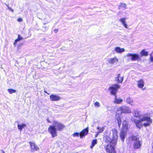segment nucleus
Here are the masks:
<instances>
[{"label":"nucleus","mask_w":153,"mask_h":153,"mask_svg":"<svg viewBox=\"0 0 153 153\" xmlns=\"http://www.w3.org/2000/svg\"><path fill=\"white\" fill-rule=\"evenodd\" d=\"M129 104L131 105L132 106H135V104L132 100H131Z\"/></svg>","instance_id":"7c9ffc66"},{"label":"nucleus","mask_w":153,"mask_h":153,"mask_svg":"<svg viewBox=\"0 0 153 153\" xmlns=\"http://www.w3.org/2000/svg\"><path fill=\"white\" fill-rule=\"evenodd\" d=\"M133 115L135 117L139 118V120L133 118L131 119L132 121H134L136 126L139 128L142 127V122H144L143 126L145 127L149 126L152 123V120L149 117L146 115H142L140 111L138 110L134 111Z\"/></svg>","instance_id":"f257e3e1"},{"label":"nucleus","mask_w":153,"mask_h":153,"mask_svg":"<svg viewBox=\"0 0 153 153\" xmlns=\"http://www.w3.org/2000/svg\"><path fill=\"white\" fill-rule=\"evenodd\" d=\"M8 9H9L10 11H11L12 12H13V9H12V8H11L8 7Z\"/></svg>","instance_id":"f704fd0d"},{"label":"nucleus","mask_w":153,"mask_h":153,"mask_svg":"<svg viewBox=\"0 0 153 153\" xmlns=\"http://www.w3.org/2000/svg\"><path fill=\"white\" fill-rule=\"evenodd\" d=\"M44 92H45V93H46L48 94V93H47V92L46 91H44Z\"/></svg>","instance_id":"ea45409f"},{"label":"nucleus","mask_w":153,"mask_h":153,"mask_svg":"<svg viewBox=\"0 0 153 153\" xmlns=\"http://www.w3.org/2000/svg\"><path fill=\"white\" fill-rule=\"evenodd\" d=\"M118 8L119 9L123 8L124 9H126L127 8L126 5L125 3H121Z\"/></svg>","instance_id":"b1692460"},{"label":"nucleus","mask_w":153,"mask_h":153,"mask_svg":"<svg viewBox=\"0 0 153 153\" xmlns=\"http://www.w3.org/2000/svg\"><path fill=\"white\" fill-rule=\"evenodd\" d=\"M120 88V86L118 84H114L112 85L109 87L108 88V90L110 91L111 94L116 95L118 89Z\"/></svg>","instance_id":"39448f33"},{"label":"nucleus","mask_w":153,"mask_h":153,"mask_svg":"<svg viewBox=\"0 0 153 153\" xmlns=\"http://www.w3.org/2000/svg\"><path fill=\"white\" fill-rule=\"evenodd\" d=\"M8 91L10 94H12L13 93H15L16 92V90L12 89H9L7 90Z\"/></svg>","instance_id":"bb28decb"},{"label":"nucleus","mask_w":153,"mask_h":153,"mask_svg":"<svg viewBox=\"0 0 153 153\" xmlns=\"http://www.w3.org/2000/svg\"><path fill=\"white\" fill-rule=\"evenodd\" d=\"M88 131V128H87L85 129H83L79 133L77 132V137H79L81 139H82L87 134Z\"/></svg>","instance_id":"1a4fd4ad"},{"label":"nucleus","mask_w":153,"mask_h":153,"mask_svg":"<svg viewBox=\"0 0 153 153\" xmlns=\"http://www.w3.org/2000/svg\"><path fill=\"white\" fill-rule=\"evenodd\" d=\"M118 60L116 57L110 58L108 59V62L111 64H113L117 62Z\"/></svg>","instance_id":"a211bd4d"},{"label":"nucleus","mask_w":153,"mask_h":153,"mask_svg":"<svg viewBox=\"0 0 153 153\" xmlns=\"http://www.w3.org/2000/svg\"><path fill=\"white\" fill-rule=\"evenodd\" d=\"M115 146H112L108 144L104 146V148L107 153H117L114 148Z\"/></svg>","instance_id":"423d86ee"},{"label":"nucleus","mask_w":153,"mask_h":153,"mask_svg":"<svg viewBox=\"0 0 153 153\" xmlns=\"http://www.w3.org/2000/svg\"><path fill=\"white\" fill-rule=\"evenodd\" d=\"M150 59L151 62H153V52L150 54Z\"/></svg>","instance_id":"c85d7f7f"},{"label":"nucleus","mask_w":153,"mask_h":153,"mask_svg":"<svg viewBox=\"0 0 153 153\" xmlns=\"http://www.w3.org/2000/svg\"><path fill=\"white\" fill-rule=\"evenodd\" d=\"M18 22H22L23 21V19H22L21 18H19L17 19V20Z\"/></svg>","instance_id":"72a5a7b5"},{"label":"nucleus","mask_w":153,"mask_h":153,"mask_svg":"<svg viewBox=\"0 0 153 153\" xmlns=\"http://www.w3.org/2000/svg\"><path fill=\"white\" fill-rule=\"evenodd\" d=\"M29 143L30 146V149L32 152H34L39 150V147L34 143L30 141Z\"/></svg>","instance_id":"9d476101"},{"label":"nucleus","mask_w":153,"mask_h":153,"mask_svg":"<svg viewBox=\"0 0 153 153\" xmlns=\"http://www.w3.org/2000/svg\"><path fill=\"white\" fill-rule=\"evenodd\" d=\"M97 143V140H93L92 142V144L95 145Z\"/></svg>","instance_id":"473e14b6"},{"label":"nucleus","mask_w":153,"mask_h":153,"mask_svg":"<svg viewBox=\"0 0 153 153\" xmlns=\"http://www.w3.org/2000/svg\"><path fill=\"white\" fill-rule=\"evenodd\" d=\"M129 104L131 105L132 106H135V104L132 100H131Z\"/></svg>","instance_id":"c756f323"},{"label":"nucleus","mask_w":153,"mask_h":153,"mask_svg":"<svg viewBox=\"0 0 153 153\" xmlns=\"http://www.w3.org/2000/svg\"><path fill=\"white\" fill-rule=\"evenodd\" d=\"M114 50L117 53H121L125 51V49L124 48H121L119 47H117L115 48Z\"/></svg>","instance_id":"412c9836"},{"label":"nucleus","mask_w":153,"mask_h":153,"mask_svg":"<svg viewBox=\"0 0 153 153\" xmlns=\"http://www.w3.org/2000/svg\"><path fill=\"white\" fill-rule=\"evenodd\" d=\"M99 134V133L98 132H97V134L95 135V137H97L98 136V135Z\"/></svg>","instance_id":"e433bc0d"},{"label":"nucleus","mask_w":153,"mask_h":153,"mask_svg":"<svg viewBox=\"0 0 153 153\" xmlns=\"http://www.w3.org/2000/svg\"><path fill=\"white\" fill-rule=\"evenodd\" d=\"M94 145L93 144H91V146H90V148L91 149H92L93 147L94 146Z\"/></svg>","instance_id":"c9c22d12"},{"label":"nucleus","mask_w":153,"mask_h":153,"mask_svg":"<svg viewBox=\"0 0 153 153\" xmlns=\"http://www.w3.org/2000/svg\"><path fill=\"white\" fill-rule=\"evenodd\" d=\"M52 125L54 126L57 131H61L65 128V126L61 123L54 120L53 122Z\"/></svg>","instance_id":"0eeeda50"},{"label":"nucleus","mask_w":153,"mask_h":153,"mask_svg":"<svg viewBox=\"0 0 153 153\" xmlns=\"http://www.w3.org/2000/svg\"><path fill=\"white\" fill-rule=\"evenodd\" d=\"M131 112V110L130 108L125 105L119 107L116 111V113L118 114H121L122 113H130Z\"/></svg>","instance_id":"7ed1b4c3"},{"label":"nucleus","mask_w":153,"mask_h":153,"mask_svg":"<svg viewBox=\"0 0 153 153\" xmlns=\"http://www.w3.org/2000/svg\"><path fill=\"white\" fill-rule=\"evenodd\" d=\"M120 115L121 114H118L116 113V117L117 121L118 126L119 128L120 127L121 124V118L120 116Z\"/></svg>","instance_id":"aec40b11"},{"label":"nucleus","mask_w":153,"mask_h":153,"mask_svg":"<svg viewBox=\"0 0 153 153\" xmlns=\"http://www.w3.org/2000/svg\"><path fill=\"white\" fill-rule=\"evenodd\" d=\"M97 129L98 130V132L100 133L104 131V128L103 127L100 128V127H98L97 128Z\"/></svg>","instance_id":"a878e982"},{"label":"nucleus","mask_w":153,"mask_h":153,"mask_svg":"<svg viewBox=\"0 0 153 153\" xmlns=\"http://www.w3.org/2000/svg\"><path fill=\"white\" fill-rule=\"evenodd\" d=\"M23 39V37L20 35H18V38L16 39L13 43L14 45H16L17 43Z\"/></svg>","instance_id":"4be33fe9"},{"label":"nucleus","mask_w":153,"mask_h":153,"mask_svg":"<svg viewBox=\"0 0 153 153\" xmlns=\"http://www.w3.org/2000/svg\"><path fill=\"white\" fill-rule=\"evenodd\" d=\"M137 84L138 87L139 88L143 89L144 86V80L142 79H140L137 82Z\"/></svg>","instance_id":"ddd939ff"},{"label":"nucleus","mask_w":153,"mask_h":153,"mask_svg":"<svg viewBox=\"0 0 153 153\" xmlns=\"http://www.w3.org/2000/svg\"><path fill=\"white\" fill-rule=\"evenodd\" d=\"M126 130L122 129L120 133V138H121V140L122 141H123L124 140L125 137L126 136Z\"/></svg>","instance_id":"f3484780"},{"label":"nucleus","mask_w":153,"mask_h":153,"mask_svg":"<svg viewBox=\"0 0 153 153\" xmlns=\"http://www.w3.org/2000/svg\"><path fill=\"white\" fill-rule=\"evenodd\" d=\"M123 76H120V74H117V77L115 78V81L119 83H121L123 80Z\"/></svg>","instance_id":"6ab92c4d"},{"label":"nucleus","mask_w":153,"mask_h":153,"mask_svg":"<svg viewBox=\"0 0 153 153\" xmlns=\"http://www.w3.org/2000/svg\"><path fill=\"white\" fill-rule=\"evenodd\" d=\"M126 18H123L120 19L119 21L120 22L123 26L126 28H128V25L126 23Z\"/></svg>","instance_id":"dca6fc26"},{"label":"nucleus","mask_w":153,"mask_h":153,"mask_svg":"<svg viewBox=\"0 0 153 153\" xmlns=\"http://www.w3.org/2000/svg\"><path fill=\"white\" fill-rule=\"evenodd\" d=\"M2 153H5V152H4V151H2Z\"/></svg>","instance_id":"a19ab883"},{"label":"nucleus","mask_w":153,"mask_h":153,"mask_svg":"<svg viewBox=\"0 0 153 153\" xmlns=\"http://www.w3.org/2000/svg\"><path fill=\"white\" fill-rule=\"evenodd\" d=\"M131 138L132 141L133 142L134 148L136 149L140 148L141 146V143L139 138L134 136H132Z\"/></svg>","instance_id":"20e7f679"},{"label":"nucleus","mask_w":153,"mask_h":153,"mask_svg":"<svg viewBox=\"0 0 153 153\" xmlns=\"http://www.w3.org/2000/svg\"><path fill=\"white\" fill-rule=\"evenodd\" d=\"M50 99L51 101H59L61 98L57 95L51 94L50 96Z\"/></svg>","instance_id":"f8f14e48"},{"label":"nucleus","mask_w":153,"mask_h":153,"mask_svg":"<svg viewBox=\"0 0 153 153\" xmlns=\"http://www.w3.org/2000/svg\"><path fill=\"white\" fill-rule=\"evenodd\" d=\"M58 31V30L57 29H55L54 30V31L55 33H57Z\"/></svg>","instance_id":"4c0bfd02"},{"label":"nucleus","mask_w":153,"mask_h":153,"mask_svg":"<svg viewBox=\"0 0 153 153\" xmlns=\"http://www.w3.org/2000/svg\"><path fill=\"white\" fill-rule=\"evenodd\" d=\"M130 127L128 124V122L127 120H125L123 123V128L122 129L126 131Z\"/></svg>","instance_id":"2eb2a0df"},{"label":"nucleus","mask_w":153,"mask_h":153,"mask_svg":"<svg viewBox=\"0 0 153 153\" xmlns=\"http://www.w3.org/2000/svg\"><path fill=\"white\" fill-rule=\"evenodd\" d=\"M74 136H76V133H75L73 134Z\"/></svg>","instance_id":"58836bf2"},{"label":"nucleus","mask_w":153,"mask_h":153,"mask_svg":"<svg viewBox=\"0 0 153 153\" xmlns=\"http://www.w3.org/2000/svg\"><path fill=\"white\" fill-rule=\"evenodd\" d=\"M47 121H48L49 122H49V120H48V119H47Z\"/></svg>","instance_id":"79ce46f5"},{"label":"nucleus","mask_w":153,"mask_h":153,"mask_svg":"<svg viewBox=\"0 0 153 153\" xmlns=\"http://www.w3.org/2000/svg\"><path fill=\"white\" fill-rule=\"evenodd\" d=\"M26 126V124H21L18 125V129L20 131L23 128Z\"/></svg>","instance_id":"5701e85b"},{"label":"nucleus","mask_w":153,"mask_h":153,"mask_svg":"<svg viewBox=\"0 0 153 153\" xmlns=\"http://www.w3.org/2000/svg\"><path fill=\"white\" fill-rule=\"evenodd\" d=\"M123 100L120 97H118L116 95H115L114 99L113 102L114 104H120L123 102Z\"/></svg>","instance_id":"4468645a"},{"label":"nucleus","mask_w":153,"mask_h":153,"mask_svg":"<svg viewBox=\"0 0 153 153\" xmlns=\"http://www.w3.org/2000/svg\"><path fill=\"white\" fill-rule=\"evenodd\" d=\"M57 130L54 126L53 125L50 126L48 128V131L50 134L53 138L57 135Z\"/></svg>","instance_id":"6e6552de"},{"label":"nucleus","mask_w":153,"mask_h":153,"mask_svg":"<svg viewBox=\"0 0 153 153\" xmlns=\"http://www.w3.org/2000/svg\"><path fill=\"white\" fill-rule=\"evenodd\" d=\"M131 100L130 99L129 97H128L126 99V102L129 104V102L131 101Z\"/></svg>","instance_id":"2f4dec72"},{"label":"nucleus","mask_w":153,"mask_h":153,"mask_svg":"<svg viewBox=\"0 0 153 153\" xmlns=\"http://www.w3.org/2000/svg\"><path fill=\"white\" fill-rule=\"evenodd\" d=\"M94 105L95 107H99L100 106V103L98 102H96L94 103Z\"/></svg>","instance_id":"cd10ccee"},{"label":"nucleus","mask_w":153,"mask_h":153,"mask_svg":"<svg viewBox=\"0 0 153 153\" xmlns=\"http://www.w3.org/2000/svg\"><path fill=\"white\" fill-rule=\"evenodd\" d=\"M140 54L142 56H147L148 55V52L146 51L145 50H142L140 52Z\"/></svg>","instance_id":"393cba45"},{"label":"nucleus","mask_w":153,"mask_h":153,"mask_svg":"<svg viewBox=\"0 0 153 153\" xmlns=\"http://www.w3.org/2000/svg\"><path fill=\"white\" fill-rule=\"evenodd\" d=\"M126 56L130 57L132 61L138 60L140 58L139 55L137 54H132L130 53L127 54Z\"/></svg>","instance_id":"9b49d317"},{"label":"nucleus","mask_w":153,"mask_h":153,"mask_svg":"<svg viewBox=\"0 0 153 153\" xmlns=\"http://www.w3.org/2000/svg\"><path fill=\"white\" fill-rule=\"evenodd\" d=\"M111 134V138L108 135H106L104 137L105 140L108 143H111L112 145L115 146L118 138L117 130L115 128L113 129Z\"/></svg>","instance_id":"f03ea898"}]
</instances>
